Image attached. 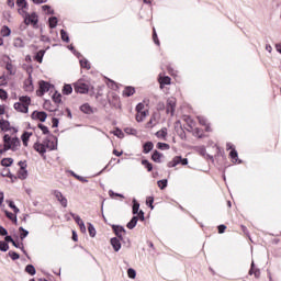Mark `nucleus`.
<instances>
[{
    "instance_id": "obj_19",
    "label": "nucleus",
    "mask_w": 281,
    "mask_h": 281,
    "mask_svg": "<svg viewBox=\"0 0 281 281\" xmlns=\"http://www.w3.org/2000/svg\"><path fill=\"white\" fill-rule=\"evenodd\" d=\"M161 157H164V154L159 153L158 150H155L154 154L151 155V159L156 164H161Z\"/></svg>"
},
{
    "instance_id": "obj_3",
    "label": "nucleus",
    "mask_w": 281,
    "mask_h": 281,
    "mask_svg": "<svg viewBox=\"0 0 281 281\" xmlns=\"http://www.w3.org/2000/svg\"><path fill=\"white\" fill-rule=\"evenodd\" d=\"M74 89L76 93H89V85L82 82V80L75 82Z\"/></svg>"
},
{
    "instance_id": "obj_48",
    "label": "nucleus",
    "mask_w": 281,
    "mask_h": 281,
    "mask_svg": "<svg viewBox=\"0 0 281 281\" xmlns=\"http://www.w3.org/2000/svg\"><path fill=\"white\" fill-rule=\"evenodd\" d=\"M37 126H38V128H41V131L44 135H49V128L47 126H45L43 124H38Z\"/></svg>"
},
{
    "instance_id": "obj_24",
    "label": "nucleus",
    "mask_w": 281,
    "mask_h": 281,
    "mask_svg": "<svg viewBox=\"0 0 281 281\" xmlns=\"http://www.w3.org/2000/svg\"><path fill=\"white\" fill-rule=\"evenodd\" d=\"M80 111H82V113H86L87 115H91V113H93V110L91 109V105H89L88 103L82 104L80 106Z\"/></svg>"
},
{
    "instance_id": "obj_22",
    "label": "nucleus",
    "mask_w": 281,
    "mask_h": 281,
    "mask_svg": "<svg viewBox=\"0 0 281 281\" xmlns=\"http://www.w3.org/2000/svg\"><path fill=\"white\" fill-rule=\"evenodd\" d=\"M181 164V156H176L171 161L168 162V168H175Z\"/></svg>"
},
{
    "instance_id": "obj_16",
    "label": "nucleus",
    "mask_w": 281,
    "mask_h": 281,
    "mask_svg": "<svg viewBox=\"0 0 281 281\" xmlns=\"http://www.w3.org/2000/svg\"><path fill=\"white\" fill-rule=\"evenodd\" d=\"M20 103L23 104L24 106H26V109H30V104H32V99L27 95L25 97H20L19 98Z\"/></svg>"
},
{
    "instance_id": "obj_41",
    "label": "nucleus",
    "mask_w": 281,
    "mask_h": 281,
    "mask_svg": "<svg viewBox=\"0 0 281 281\" xmlns=\"http://www.w3.org/2000/svg\"><path fill=\"white\" fill-rule=\"evenodd\" d=\"M88 232H89L91 238H95V227H93L91 223H89Z\"/></svg>"
},
{
    "instance_id": "obj_56",
    "label": "nucleus",
    "mask_w": 281,
    "mask_h": 281,
    "mask_svg": "<svg viewBox=\"0 0 281 281\" xmlns=\"http://www.w3.org/2000/svg\"><path fill=\"white\" fill-rule=\"evenodd\" d=\"M0 100H8V92L3 89H0Z\"/></svg>"
},
{
    "instance_id": "obj_31",
    "label": "nucleus",
    "mask_w": 281,
    "mask_h": 281,
    "mask_svg": "<svg viewBox=\"0 0 281 281\" xmlns=\"http://www.w3.org/2000/svg\"><path fill=\"white\" fill-rule=\"evenodd\" d=\"M74 88L71 87V85H65L64 89H63V93L64 95H70V93H72Z\"/></svg>"
},
{
    "instance_id": "obj_12",
    "label": "nucleus",
    "mask_w": 281,
    "mask_h": 281,
    "mask_svg": "<svg viewBox=\"0 0 281 281\" xmlns=\"http://www.w3.org/2000/svg\"><path fill=\"white\" fill-rule=\"evenodd\" d=\"M34 150H36V153H40V155H44L47 153V149L43 143H35Z\"/></svg>"
},
{
    "instance_id": "obj_25",
    "label": "nucleus",
    "mask_w": 281,
    "mask_h": 281,
    "mask_svg": "<svg viewBox=\"0 0 281 281\" xmlns=\"http://www.w3.org/2000/svg\"><path fill=\"white\" fill-rule=\"evenodd\" d=\"M5 69L9 71L10 76H14L16 74V67H14L10 61L7 63Z\"/></svg>"
},
{
    "instance_id": "obj_51",
    "label": "nucleus",
    "mask_w": 281,
    "mask_h": 281,
    "mask_svg": "<svg viewBox=\"0 0 281 281\" xmlns=\"http://www.w3.org/2000/svg\"><path fill=\"white\" fill-rule=\"evenodd\" d=\"M8 85V77L5 75H2L0 77V87H5Z\"/></svg>"
},
{
    "instance_id": "obj_61",
    "label": "nucleus",
    "mask_w": 281,
    "mask_h": 281,
    "mask_svg": "<svg viewBox=\"0 0 281 281\" xmlns=\"http://www.w3.org/2000/svg\"><path fill=\"white\" fill-rule=\"evenodd\" d=\"M0 236H8V229L3 226H0Z\"/></svg>"
},
{
    "instance_id": "obj_37",
    "label": "nucleus",
    "mask_w": 281,
    "mask_h": 281,
    "mask_svg": "<svg viewBox=\"0 0 281 281\" xmlns=\"http://www.w3.org/2000/svg\"><path fill=\"white\" fill-rule=\"evenodd\" d=\"M157 148H159V150H170V145L166 143H158Z\"/></svg>"
},
{
    "instance_id": "obj_27",
    "label": "nucleus",
    "mask_w": 281,
    "mask_h": 281,
    "mask_svg": "<svg viewBox=\"0 0 281 281\" xmlns=\"http://www.w3.org/2000/svg\"><path fill=\"white\" fill-rule=\"evenodd\" d=\"M14 164V159L12 158H4L1 160V166H4V168H10Z\"/></svg>"
},
{
    "instance_id": "obj_34",
    "label": "nucleus",
    "mask_w": 281,
    "mask_h": 281,
    "mask_svg": "<svg viewBox=\"0 0 281 281\" xmlns=\"http://www.w3.org/2000/svg\"><path fill=\"white\" fill-rule=\"evenodd\" d=\"M43 56H45V50L44 49L36 53L35 60L37 63H43Z\"/></svg>"
},
{
    "instance_id": "obj_9",
    "label": "nucleus",
    "mask_w": 281,
    "mask_h": 281,
    "mask_svg": "<svg viewBox=\"0 0 281 281\" xmlns=\"http://www.w3.org/2000/svg\"><path fill=\"white\" fill-rule=\"evenodd\" d=\"M0 128L1 131H13V133H18L15 127H10V122L3 119L0 120Z\"/></svg>"
},
{
    "instance_id": "obj_52",
    "label": "nucleus",
    "mask_w": 281,
    "mask_h": 281,
    "mask_svg": "<svg viewBox=\"0 0 281 281\" xmlns=\"http://www.w3.org/2000/svg\"><path fill=\"white\" fill-rule=\"evenodd\" d=\"M124 131L127 135H137V130L135 128L126 127Z\"/></svg>"
},
{
    "instance_id": "obj_21",
    "label": "nucleus",
    "mask_w": 281,
    "mask_h": 281,
    "mask_svg": "<svg viewBox=\"0 0 281 281\" xmlns=\"http://www.w3.org/2000/svg\"><path fill=\"white\" fill-rule=\"evenodd\" d=\"M135 93V88L128 86L123 90V95H125V98H131V95H134Z\"/></svg>"
},
{
    "instance_id": "obj_2",
    "label": "nucleus",
    "mask_w": 281,
    "mask_h": 281,
    "mask_svg": "<svg viewBox=\"0 0 281 281\" xmlns=\"http://www.w3.org/2000/svg\"><path fill=\"white\" fill-rule=\"evenodd\" d=\"M25 25H33V27H36L38 25V15L36 13H25L24 19Z\"/></svg>"
},
{
    "instance_id": "obj_32",
    "label": "nucleus",
    "mask_w": 281,
    "mask_h": 281,
    "mask_svg": "<svg viewBox=\"0 0 281 281\" xmlns=\"http://www.w3.org/2000/svg\"><path fill=\"white\" fill-rule=\"evenodd\" d=\"M19 165L21 166L22 170L20 171V179H27V170H24L23 161H20Z\"/></svg>"
},
{
    "instance_id": "obj_17",
    "label": "nucleus",
    "mask_w": 281,
    "mask_h": 281,
    "mask_svg": "<svg viewBox=\"0 0 281 281\" xmlns=\"http://www.w3.org/2000/svg\"><path fill=\"white\" fill-rule=\"evenodd\" d=\"M153 148H155V145L153 144V142L145 143L143 146L144 155H148V153H150V150H153Z\"/></svg>"
},
{
    "instance_id": "obj_64",
    "label": "nucleus",
    "mask_w": 281,
    "mask_h": 281,
    "mask_svg": "<svg viewBox=\"0 0 281 281\" xmlns=\"http://www.w3.org/2000/svg\"><path fill=\"white\" fill-rule=\"evenodd\" d=\"M166 109V104H164V102H159L158 104H157V110L158 111H164Z\"/></svg>"
},
{
    "instance_id": "obj_54",
    "label": "nucleus",
    "mask_w": 281,
    "mask_h": 281,
    "mask_svg": "<svg viewBox=\"0 0 281 281\" xmlns=\"http://www.w3.org/2000/svg\"><path fill=\"white\" fill-rule=\"evenodd\" d=\"M144 108H145L144 103H138L136 105V113H144V112H146V110H144Z\"/></svg>"
},
{
    "instance_id": "obj_5",
    "label": "nucleus",
    "mask_w": 281,
    "mask_h": 281,
    "mask_svg": "<svg viewBox=\"0 0 281 281\" xmlns=\"http://www.w3.org/2000/svg\"><path fill=\"white\" fill-rule=\"evenodd\" d=\"M52 194H54L55 199L60 203L61 207H67V198L63 195V192L58 190L52 191Z\"/></svg>"
},
{
    "instance_id": "obj_4",
    "label": "nucleus",
    "mask_w": 281,
    "mask_h": 281,
    "mask_svg": "<svg viewBox=\"0 0 281 281\" xmlns=\"http://www.w3.org/2000/svg\"><path fill=\"white\" fill-rule=\"evenodd\" d=\"M175 109H177V99L175 97H170L167 99L166 113L175 115Z\"/></svg>"
},
{
    "instance_id": "obj_62",
    "label": "nucleus",
    "mask_w": 281,
    "mask_h": 281,
    "mask_svg": "<svg viewBox=\"0 0 281 281\" xmlns=\"http://www.w3.org/2000/svg\"><path fill=\"white\" fill-rule=\"evenodd\" d=\"M160 82L161 85H170V77H164Z\"/></svg>"
},
{
    "instance_id": "obj_46",
    "label": "nucleus",
    "mask_w": 281,
    "mask_h": 281,
    "mask_svg": "<svg viewBox=\"0 0 281 281\" xmlns=\"http://www.w3.org/2000/svg\"><path fill=\"white\" fill-rule=\"evenodd\" d=\"M16 5L21 9L27 8V1L26 0H16Z\"/></svg>"
},
{
    "instance_id": "obj_55",
    "label": "nucleus",
    "mask_w": 281,
    "mask_h": 281,
    "mask_svg": "<svg viewBox=\"0 0 281 281\" xmlns=\"http://www.w3.org/2000/svg\"><path fill=\"white\" fill-rule=\"evenodd\" d=\"M42 10H44V12H47L48 14H54L50 5L45 4L42 7Z\"/></svg>"
},
{
    "instance_id": "obj_8",
    "label": "nucleus",
    "mask_w": 281,
    "mask_h": 281,
    "mask_svg": "<svg viewBox=\"0 0 281 281\" xmlns=\"http://www.w3.org/2000/svg\"><path fill=\"white\" fill-rule=\"evenodd\" d=\"M31 117L32 120H40V122H45V120H47V113L34 111Z\"/></svg>"
},
{
    "instance_id": "obj_47",
    "label": "nucleus",
    "mask_w": 281,
    "mask_h": 281,
    "mask_svg": "<svg viewBox=\"0 0 281 281\" xmlns=\"http://www.w3.org/2000/svg\"><path fill=\"white\" fill-rule=\"evenodd\" d=\"M11 33H12V31H10V27H8V26H3L1 30L2 36H10Z\"/></svg>"
},
{
    "instance_id": "obj_30",
    "label": "nucleus",
    "mask_w": 281,
    "mask_h": 281,
    "mask_svg": "<svg viewBox=\"0 0 281 281\" xmlns=\"http://www.w3.org/2000/svg\"><path fill=\"white\" fill-rule=\"evenodd\" d=\"M25 271L29 273V276H36V268H34L32 265H27L25 267Z\"/></svg>"
},
{
    "instance_id": "obj_15",
    "label": "nucleus",
    "mask_w": 281,
    "mask_h": 281,
    "mask_svg": "<svg viewBox=\"0 0 281 281\" xmlns=\"http://www.w3.org/2000/svg\"><path fill=\"white\" fill-rule=\"evenodd\" d=\"M111 245H112L114 251H120V249H122V244L120 243V239L116 237H113L111 239Z\"/></svg>"
},
{
    "instance_id": "obj_38",
    "label": "nucleus",
    "mask_w": 281,
    "mask_h": 281,
    "mask_svg": "<svg viewBox=\"0 0 281 281\" xmlns=\"http://www.w3.org/2000/svg\"><path fill=\"white\" fill-rule=\"evenodd\" d=\"M127 276H128V278H131L132 280H135V278H136V276H137V272L135 271V269L130 268V269L127 270Z\"/></svg>"
},
{
    "instance_id": "obj_53",
    "label": "nucleus",
    "mask_w": 281,
    "mask_h": 281,
    "mask_svg": "<svg viewBox=\"0 0 281 281\" xmlns=\"http://www.w3.org/2000/svg\"><path fill=\"white\" fill-rule=\"evenodd\" d=\"M71 216H72L75 223H77V225H80V224L85 223L82 221V218H80V215L71 214Z\"/></svg>"
},
{
    "instance_id": "obj_33",
    "label": "nucleus",
    "mask_w": 281,
    "mask_h": 281,
    "mask_svg": "<svg viewBox=\"0 0 281 281\" xmlns=\"http://www.w3.org/2000/svg\"><path fill=\"white\" fill-rule=\"evenodd\" d=\"M48 23H49V27L54 30V27L58 25V18L56 16L49 18Z\"/></svg>"
},
{
    "instance_id": "obj_59",
    "label": "nucleus",
    "mask_w": 281,
    "mask_h": 281,
    "mask_svg": "<svg viewBox=\"0 0 281 281\" xmlns=\"http://www.w3.org/2000/svg\"><path fill=\"white\" fill-rule=\"evenodd\" d=\"M109 195H110V196H120L121 199H124V195H123V194L115 193V192H113V190H110V191H109Z\"/></svg>"
},
{
    "instance_id": "obj_39",
    "label": "nucleus",
    "mask_w": 281,
    "mask_h": 281,
    "mask_svg": "<svg viewBox=\"0 0 281 281\" xmlns=\"http://www.w3.org/2000/svg\"><path fill=\"white\" fill-rule=\"evenodd\" d=\"M142 165L145 166V168L150 172L153 170V164L148 160H142Z\"/></svg>"
},
{
    "instance_id": "obj_23",
    "label": "nucleus",
    "mask_w": 281,
    "mask_h": 281,
    "mask_svg": "<svg viewBox=\"0 0 281 281\" xmlns=\"http://www.w3.org/2000/svg\"><path fill=\"white\" fill-rule=\"evenodd\" d=\"M167 136H168V128L166 127L161 128L156 133V137H158L159 139H166Z\"/></svg>"
},
{
    "instance_id": "obj_28",
    "label": "nucleus",
    "mask_w": 281,
    "mask_h": 281,
    "mask_svg": "<svg viewBox=\"0 0 281 281\" xmlns=\"http://www.w3.org/2000/svg\"><path fill=\"white\" fill-rule=\"evenodd\" d=\"M30 137H32V133L24 132L22 135V142L24 146H27V142L30 140Z\"/></svg>"
},
{
    "instance_id": "obj_29",
    "label": "nucleus",
    "mask_w": 281,
    "mask_h": 281,
    "mask_svg": "<svg viewBox=\"0 0 281 281\" xmlns=\"http://www.w3.org/2000/svg\"><path fill=\"white\" fill-rule=\"evenodd\" d=\"M13 45L18 48H23L25 47V42H23L21 37H18L14 40Z\"/></svg>"
},
{
    "instance_id": "obj_14",
    "label": "nucleus",
    "mask_w": 281,
    "mask_h": 281,
    "mask_svg": "<svg viewBox=\"0 0 281 281\" xmlns=\"http://www.w3.org/2000/svg\"><path fill=\"white\" fill-rule=\"evenodd\" d=\"M14 109H15V111H19L20 113H27V111H29L27 105H24L21 102L14 103Z\"/></svg>"
},
{
    "instance_id": "obj_10",
    "label": "nucleus",
    "mask_w": 281,
    "mask_h": 281,
    "mask_svg": "<svg viewBox=\"0 0 281 281\" xmlns=\"http://www.w3.org/2000/svg\"><path fill=\"white\" fill-rule=\"evenodd\" d=\"M24 90L27 91L29 93H32V91H34L32 75H30L29 78L24 81Z\"/></svg>"
},
{
    "instance_id": "obj_13",
    "label": "nucleus",
    "mask_w": 281,
    "mask_h": 281,
    "mask_svg": "<svg viewBox=\"0 0 281 281\" xmlns=\"http://www.w3.org/2000/svg\"><path fill=\"white\" fill-rule=\"evenodd\" d=\"M43 144L46 150H56V143L54 140L45 139Z\"/></svg>"
},
{
    "instance_id": "obj_44",
    "label": "nucleus",
    "mask_w": 281,
    "mask_h": 281,
    "mask_svg": "<svg viewBox=\"0 0 281 281\" xmlns=\"http://www.w3.org/2000/svg\"><path fill=\"white\" fill-rule=\"evenodd\" d=\"M60 35H61V41H64L65 43H69V35L67 34V32H65V30L60 31Z\"/></svg>"
},
{
    "instance_id": "obj_26",
    "label": "nucleus",
    "mask_w": 281,
    "mask_h": 281,
    "mask_svg": "<svg viewBox=\"0 0 281 281\" xmlns=\"http://www.w3.org/2000/svg\"><path fill=\"white\" fill-rule=\"evenodd\" d=\"M147 116H148V110H146V112H137L136 122H142L143 120H146Z\"/></svg>"
},
{
    "instance_id": "obj_42",
    "label": "nucleus",
    "mask_w": 281,
    "mask_h": 281,
    "mask_svg": "<svg viewBox=\"0 0 281 281\" xmlns=\"http://www.w3.org/2000/svg\"><path fill=\"white\" fill-rule=\"evenodd\" d=\"M157 183L160 190H165V188H168V180H159Z\"/></svg>"
},
{
    "instance_id": "obj_18",
    "label": "nucleus",
    "mask_w": 281,
    "mask_h": 281,
    "mask_svg": "<svg viewBox=\"0 0 281 281\" xmlns=\"http://www.w3.org/2000/svg\"><path fill=\"white\" fill-rule=\"evenodd\" d=\"M256 263L251 262V267L249 270V276H255V278H260V269H256Z\"/></svg>"
},
{
    "instance_id": "obj_43",
    "label": "nucleus",
    "mask_w": 281,
    "mask_h": 281,
    "mask_svg": "<svg viewBox=\"0 0 281 281\" xmlns=\"http://www.w3.org/2000/svg\"><path fill=\"white\" fill-rule=\"evenodd\" d=\"M229 157L233 159V161H238V151H236V149H232Z\"/></svg>"
},
{
    "instance_id": "obj_45",
    "label": "nucleus",
    "mask_w": 281,
    "mask_h": 281,
    "mask_svg": "<svg viewBox=\"0 0 281 281\" xmlns=\"http://www.w3.org/2000/svg\"><path fill=\"white\" fill-rule=\"evenodd\" d=\"M80 66L83 68V69H91V65H89V61L87 59H81L80 60Z\"/></svg>"
},
{
    "instance_id": "obj_20",
    "label": "nucleus",
    "mask_w": 281,
    "mask_h": 281,
    "mask_svg": "<svg viewBox=\"0 0 281 281\" xmlns=\"http://www.w3.org/2000/svg\"><path fill=\"white\" fill-rule=\"evenodd\" d=\"M137 221H139L138 216L132 217V220L126 225L127 229H135V227L137 226Z\"/></svg>"
},
{
    "instance_id": "obj_63",
    "label": "nucleus",
    "mask_w": 281,
    "mask_h": 281,
    "mask_svg": "<svg viewBox=\"0 0 281 281\" xmlns=\"http://www.w3.org/2000/svg\"><path fill=\"white\" fill-rule=\"evenodd\" d=\"M153 38H154V43H155L156 45H159V38L157 37V31H155V29H154Z\"/></svg>"
},
{
    "instance_id": "obj_7",
    "label": "nucleus",
    "mask_w": 281,
    "mask_h": 281,
    "mask_svg": "<svg viewBox=\"0 0 281 281\" xmlns=\"http://www.w3.org/2000/svg\"><path fill=\"white\" fill-rule=\"evenodd\" d=\"M50 87H52V85H49V82L40 81V89L37 91V95H40V97L45 95V93H47V91H49Z\"/></svg>"
},
{
    "instance_id": "obj_50",
    "label": "nucleus",
    "mask_w": 281,
    "mask_h": 281,
    "mask_svg": "<svg viewBox=\"0 0 281 281\" xmlns=\"http://www.w3.org/2000/svg\"><path fill=\"white\" fill-rule=\"evenodd\" d=\"M5 216L10 221H14L16 223V215H14L12 212L5 211Z\"/></svg>"
},
{
    "instance_id": "obj_35",
    "label": "nucleus",
    "mask_w": 281,
    "mask_h": 281,
    "mask_svg": "<svg viewBox=\"0 0 281 281\" xmlns=\"http://www.w3.org/2000/svg\"><path fill=\"white\" fill-rule=\"evenodd\" d=\"M19 229L21 232V234H20L21 240H25V238H27L30 232L25 231V228H23V227H20Z\"/></svg>"
},
{
    "instance_id": "obj_40",
    "label": "nucleus",
    "mask_w": 281,
    "mask_h": 281,
    "mask_svg": "<svg viewBox=\"0 0 281 281\" xmlns=\"http://www.w3.org/2000/svg\"><path fill=\"white\" fill-rule=\"evenodd\" d=\"M133 214H138L139 213V203L137 200H133Z\"/></svg>"
},
{
    "instance_id": "obj_6",
    "label": "nucleus",
    "mask_w": 281,
    "mask_h": 281,
    "mask_svg": "<svg viewBox=\"0 0 281 281\" xmlns=\"http://www.w3.org/2000/svg\"><path fill=\"white\" fill-rule=\"evenodd\" d=\"M112 229H113L115 236H117V238H120V240H123V236H126V229H124V226L112 225Z\"/></svg>"
},
{
    "instance_id": "obj_36",
    "label": "nucleus",
    "mask_w": 281,
    "mask_h": 281,
    "mask_svg": "<svg viewBox=\"0 0 281 281\" xmlns=\"http://www.w3.org/2000/svg\"><path fill=\"white\" fill-rule=\"evenodd\" d=\"M157 122V119L155 116H151L150 120L146 124V128H153Z\"/></svg>"
},
{
    "instance_id": "obj_58",
    "label": "nucleus",
    "mask_w": 281,
    "mask_h": 281,
    "mask_svg": "<svg viewBox=\"0 0 281 281\" xmlns=\"http://www.w3.org/2000/svg\"><path fill=\"white\" fill-rule=\"evenodd\" d=\"M198 121L202 126H205V124H207V121L203 116H198Z\"/></svg>"
},
{
    "instance_id": "obj_60",
    "label": "nucleus",
    "mask_w": 281,
    "mask_h": 281,
    "mask_svg": "<svg viewBox=\"0 0 281 281\" xmlns=\"http://www.w3.org/2000/svg\"><path fill=\"white\" fill-rule=\"evenodd\" d=\"M227 229V226H225V225H220L218 226V234H225V231Z\"/></svg>"
},
{
    "instance_id": "obj_57",
    "label": "nucleus",
    "mask_w": 281,
    "mask_h": 281,
    "mask_svg": "<svg viewBox=\"0 0 281 281\" xmlns=\"http://www.w3.org/2000/svg\"><path fill=\"white\" fill-rule=\"evenodd\" d=\"M9 256L11 257V259L13 260H19V258H21V256H19L18 252L14 251H9Z\"/></svg>"
},
{
    "instance_id": "obj_49",
    "label": "nucleus",
    "mask_w": 281,
    "mask_h": 281,
    "mask_svg": "<svg viewBox=\"0 0 281 281\" xmlns=\"http://www.w3.org/2000/svg\"><path fill=\"white\" fill-rule=\"evenodd\" d=\"M10 249V246L5 241H0V251H8Z\"/></svg>"
},
{
    "instance_id": "obj_11",
    "label": "nucleus",
    "mask_w": 281,
    "mask_h": 281,
    "mask_svg": "<svg viewBox=\"0 0 281 281\" xmlns=\"http://www.w3.org/2000/svg\"><path fill=\"white\" fill-rule=\"evenodd\" d=\"M34 150H36V153H40V155H44L47 153V149L43 143H35Z\"/></svg>"
},
{
    "instance_id": "obj_1",
    "label": "nucleus",
    "mask_w": 281,
    "mask_h": 281,
    "mask_svg": "<svg viewBox=\"0 0 281 281\" xmlns=\"http://www.w3.org/2000/svg\"><path fill=\"white\" fill-rule=\"evenodd\" d=\"M3 142L4 150H19V147L21 146L19 137H10L8 134L3 136Z\"/></svg>"
}]
</instances>
